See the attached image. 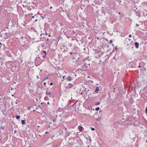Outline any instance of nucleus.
<instances>
[{"mask_svg": "<svg viewBox=\"0 0 147 147\" xmlns=\"http://www.w3.org/2000/svg\"><path fill=\"white\" fill-rule=\"evenodd\" d=\"M99 90H100L99 88L98 87H97L96 88L95 90V91L96 92L98 93V92L99 91Z\"/></svg>", "mask_w": 147, "mask_h": 147, "instance_id": "423d86ee", "label": "nucleus"}, {"mask_svg": "<svg viewBox=\"0 0 147 147\" xmlns=\"http://www.w3.org/2000/svg\"><path fill=\"white\" fill-rule=\"evenodd\" d=\"M53 8L52 7H50V9H52V8Z\"/></svg>", "mask_w": 147, "mask_h": 147, "instance_id": "f704fd0d", "label": "nucleus"}, {"mask_svg": "<svg viewBox=\"0 0 147 147\" xmlns=\"http://www.w3.org/2000/svg\"><path fill=\"white\" fill-rule=\"evenodd\" d=\"M72 79H73L72 78H71V77L70 76H68L67 77V80L69 82L71 81L72 80Z\"/></svg>", "mask_w": 147, "mask_h": 147, "instance_id": "39448f33", "label": "nucleus"}, {"mask_svg": "<svg viewBox=\"0 0 147 147\" xmlns=\"http://www.w3.org/2000/svg\"><path fill=\"white\" fill-rule=\"evenodd\" d=\"M20 116L19 115H17L16 116V118L17 119H18L20 118Z\"/></svg>", "mask_w": 147, "mask_h": 147, "instance_id": "9b49d317", "label": "nucleus"}, {"mask_svg": "<svg viewBox=\"0 0 147 147\" xmlns=\"http://www.w3.org/2000/svg\"><path fill=\"white\" fill-rule=\"evenodd\" d=\"M101 111H100V112H101Z\"/></svg>", "mask_w": 147, "mask_h": 147, "instance_id": "052dcab7", "label": "nucleus"}, {"mask_svg": "<svg viewBox=\"0 0 147 147\" xmlns=\"http://www.w3.org/2000/svg\"><path fill=\"white\" fill-rule=\"evenodd\" d=\"M2 34H1L0 36L1 37H2Z\"/></svg>", "mask_w": 147, "mask_h": 147, "instance_id": "7c9ffc66", "label": "nucleus"}, {"mask_svg": "<svg viewBox=\"0 0 147 147\" xmlns=\"http://www.w3.org/2000/svg\"><path fill=\"white\" fill-rule=\"evenodd\" d=\"M48 133V132H47H47H45V134H47Z\"/></svg>", "mask_w": 147, "mask_h": 147, "instance_id": "a18cd8bd", "label": "nucleus"}, {"mask_svg": "<svg viewBox=\"0 0 147 147\" xmlns=\"http://www.w3.org/2000/svg\"><path fill=\"white\" fill-rule=\"evenodd\" d=\"M42 57L43 58H45V56H46V54H42Z\"/></svg>", "mask_w": 147, "mask_h": 147, "instance_id": "9d476101", "label": "nucleus"}, {"mask_svg": "<svg viewBox=\"0 0 147 147\" xmlns=\"http://www.w3.org/2000/svg\"><path fill=\"white\" fill-rule=\"evenodd\" d=\"M47 104H48V105H49L50 104V103L49 102H47Z\"/></svg>", "mask_w": 147, "mask_h": 147, "instance_id": "473e14b6", "label": "nucleus"}, {"mask_svg": "<svg viewBox=\"0 0 147 147\" xmlns=\"http://www.w3.org/2000/svg\"><path fill=\"white\" fill-rule=\"evenodd\" d=\"M41 53L42 54H46V52L45 51H42L41 52Z\"/></svg>", "mask_w": 147, "mask_h": 147, "instance_id": "1a4fd4ad", "label": "nucleus"}, {"mask_svg": "<svg viewBox=\"0 0 147 147\" xmlns=\"http://www.w3.org/2000/svg\"><path fill=\"white\" fill-rule=\"evenodd\" d=\"M133 42L132 41H131V42H130V45H132V47H131V48L132 49L133 47V45H132V43Z\"/></svg>", "mask_w": 147, "mask_h": 147, "instance_id": "f8f14e48", "label": "nucleus"}, {"mask_svg": "<svg viewBox=\"0 0 147 147\" xmlns=\"http://www.w3.org/2000/svg\"><path fill=\"white\" fill-rule=\"evenodd\" d=\"M0 45H1V43L0 42Z\"/></svg>", "mask_w": 147, "mask_h": 147, "instance_id": "bf43d9fd", "label": "nucleus"}, {"mask_svg": "<svg viewBox=\"0 0 147 147\" xmlns=\"http://www.w3.org/2000/svg\"><path fill=\"white\" fill-rule=\"evenodd\" d=\"M32 18H34V16H32Z\"/></svg>", "mask_w": 147, "mask_h": 147, "instance_id": "c9c22d12", "label": "nucleus"}, {"mask_svg": "<svg viewBox=\"0 0 147 147\" xmlns=\"http://www.w3.org/2000/svg\"><path fill=\"white\" fill-rule=\"evenodd\" d=\"M21 38H24V37L23 36H22L21 37Z\"/></svg>", "mask_w": 147, "mask_h": 147, "instance_id": "a19ab883", "label": "nucleus"}, {"mask_svg": "<svg viewBox=\"0 0 147 147\" xmlns=\"http://www.w3.org/2000/svg\"><path fill=\"white\" fill-rule=\"evenodd\" d=\"M90 141H91V139H90Z\"/></svg>", "mask_w": 147, "mask_h": 147, "instance_id": "680f3d73", "label": "nucleus"}, {"mask_svg": "<svg viewBox=\"0 0 147 147\" xmlns=\"http://www.w3.org/2000/svg\"><path fill=\"white\" fill-rule=\"evenodd\" d=\"M139 68H140L141 67V66L139 65L138 66Z\"/></svg>", "mask_w": 147, "mask_h": 147, "instance_id": "72a5a7b5", "label": "nucleus"}, {"mask_svg": "<svg viewBox=\"0 0 147 147\" xmlns=\"http://www.w3.org/2000/svg\"><path fill=\"white\" fill-rule=\"evenodd\" d=\"M13 89V88H11V90H12Z\"/></svg>", "mask_w": 147, "mask_h": 147, "instance_id": "5fc2aeb1", "label": "nucleus"}, {"mask_svg": "<svg viewBox=\"0 0 147 147\" xmlns=\"http://www.w3.org/2000/svg\"><path fill=\"white\" fill-rule=\"evenodd\" d=\"M46 84V82H45V83H44L43 84L44 85H45Z\"/></svg>", "mask_w": 147, "mask_h": 147, "instance_id": "e433bc0d", "label": "nucleus"}, {"mask_svg": "<svg viewBox=\"0 0 147 147\" xmlns=\"http://www.w3.org/2000/svg\"><path fill=\"white\" fill-rule=\"evenodd\" d=\"M113 40H111L110 41L109 43L111 44L113 42Z\"/></svg>", "mask_w": 147, "mask_h": 147, "instance_id": "a211bd4d", "label": "nucleus"}, {"mask_svg": "<svg viewBox=\"0 0 147 147\" xmlns=\"http://www.w3.org/2000/svg\"><path fill=\"white\" fill-rule=\"evenodd\" d=\"M100 108L99 107H96L95 108V110L96 111H98L99 110Z\"/></svg>", "mask_w": 147, "mask_h": 147, "instance_id": "4468645a", "label": "nucleus"}, {"mask_svg": "<svg viewBox=\"0 0 147 147\" xmlns=\"http://www.w3.org/2000/svg\"><path fill=\"white\" fill-rule=\"evenodd\" d=\"M96 38H97V39H99V38H98L97 37H96Z\"/></svg>", "mask_w": 147, "mask_h": 147, "instance_id": "ea45409f", "label": "nucleus"}, {"mask_svg": "<svg viewBox=\"0 0 147 147\" xmlns=\"http://www.w3.org/2000/svg\"><path fill=\"white\" fill-rule=\"evenodd\" d=\"M49 123H50V124H51L52 123L51 122H49Z\"/></svg>", "mask_w": 147, "mask_h": 147, "instance_id": "de8ad7c7", "label": "nucleus"}, {"mask_svg": "<svg viewBox=\"0 0 147 147\" xmlns=\"http://www.w3.org/2000/svg\"><path fill=\"white\" fill-rule=\"evenodd\" d=\"M131 34H129V37H131Z\"/></svg>", "mask_w": 147, "mask_h": 147, "instance_id": "4be33fe9", "label": "nucleus"}, {"mask_svg": "<svg viewBox=\"0 0 147 147\" xmlns=\"http://www.w3.org/2000/svg\"><path fill=\"white\" fill-rule=\"evenodd\" d=\"M37 78H38V79L39 78V77L38 76H37Z\"/></svg>", "mask_w": 147, "mask_h": 147, "instance_id": "2f4dec72", "label": "nucleus"}, {"mask_svg": "<svg viewBox=\"0 0 147 147\" xmlns=\"http://www.w3.org/2000/svg\"><path fill=\"white\" fill-rule=\"evenodd\" d=\"M136 9H137V7H134V9H133L134 10V11H137L136 10Z\"/></svg>", "mask_w": 147, "mask_h": 147, "instance_id": "dca6fc26", "label": "nucleus"}, {"mask_svg": "<svg viewBox=\"0 0 147 147\" xmlns=\"http://www.w3.org/2000/svg\"><path fill=\"white\" fill-rule=\"evenodd\" d=\"M70 54L71 55H72L73 54V53L72 52H70Z\"/></svg>", "mask_w": 147, "mask_h": 147, "instance_id": "cd10ccee", "label": "nucleus"}, {"mask_svg": "<svg viewBox=\"0 0 147 147\" xmlns=\"http://www.w3.org/2000/svg\"><path fill=\"white\" fill-rule=\"evenodd\" d=\"M47 40V41H48V40H49V39H48V38H47V40Z\"/></svg>", "mask_w": 147, "mask_h": 147, "instance_id": "58836bf2", "label": "nucleus"}, {"mask_svg": "<svg viewBox=\"0 0 147 147\" xmlns=\"http://www.w3.org/2000/svg\"><path fill=\"white\" fill-rule=\"evenodd\" d=\"M41 46L42 47H43V45H42V44L41 45Z\"/></svg>", "mask_w": 147, "mask_h": 147, "instance_id": "09e8293b", "label": "nucleus"}, {"mask_svg": "<svg viewBox=\"0 0 147 147\" xmlns=\"http://www.w3.org/2000/svg\"><path fill=\"white\" fill-rule=\"evenodd\" d=\"M65 77V76H63V78H64Z\"/></svg>", "mask_w": 147, "mask_h": 147, "instance_id": "79ce46f5", "label": "nucleus"}, {"mask_svg": "<svg viewBox=\"0 0 147 147\" xmlns=\"http://www.w3.org/2000/svg\"><path fill=\"white\" fill-rule=\"evenodd\" d=\"M112 46H114V45H113V44H112Z\"/></svg>", "mask_w": 147, "mask_h": 147, "instance_id": "864d4df0", "label": "nucleus"}, {"mask_svg": "<svg viewBox=\"0 0 147 147\" xmlns=\"http://www.w3.org/2000/svg\"><path fill=\"white\" fill-rule=\"evenodd\" d=\"M14 132H15V133H16V132H17V131H15Z\"/></svg>", "mask_w": 147, "mask_h": 147, "instance_id": "603ef678", "label": "nucleus"}, {"mask_svg": "<svg viewBox=\"0 0 147 147\" xmlns=\"http://www.w3.org/2000/svg\"><path fill=\"white\" fill-rule=\"evenodd\" d=\"M22 124H26L25 120H22Z\"/></svg>", "mask_w": 147, "mask_h": 147, "instance_id": "0eeeda50", "label": "nucleus"}, {"mask_svg": "<svg viewBox=\"0 0 147 147\" xmlns=\"http://www.w3.org/2000/svg\"><path fill=\"white\" fill-rule=\"evenodd\" d=\"M129 45H130V44H129L128 43H127V46H129Z\"/></svg>", "mask_w": 147, "mask_h": 147, "instance_id": "bb28decb", "label": "nucleus"}, {"mask_svg": "<svg viewBox=\"0 0 147 147\" xmlns=\"http://www.w3.org/2000/svg\"><path fill=\"white\" fill-rule=\"evenodd\" d=\"M128 40L130 42L131 41V40L130 39H128Z\"/></svg>", "mask_w": 147, "mask_h": 147, "instance_id": "393cba45", "label": "nucleus"}, {"mask_svg": "<svg viewBox=\"0 0 147 147\" xmlns=\"http://www.w3.org/2000/svg\"><path fill=\"white\" fill-rule=\"evenodd\" d=\"M1 128L2 129H3L4 128V127H1Z\"/></svg>", "mask_w": 147, "mask_h": 147, "instance_id": "c756f323", "label": "nucleus"}, {"mask_svg": "<svg viewBox=\"0 0 147 147\" xmlns=\"http://www.w3.org/2000/svg\"><path fill=\"white\" fill-rule=\"evenodd\" d=\"M42 34H40V36H42Z\"/></svg>", "mask_w": 147, "mask_h": 147, "instance_id": "8fccbe9b", "label": "nucleus"}, {"mask_svg": "<svg viewBox=\"0 0 147 147\" xmlns=\"http://www.w3.org/2000/svg\"><path fill=\"white\" fill-rule=\"evenodd\" d=\"M146 15L147 16V13H146Z\"/></svg>", "mask_w": 147, "mask_h": 147, "instance_id": "13d9d810", "label": "nucleus"}, {"mask_svg": "<svg viewBox=\"0 0 147 147\" xmlns=\"http://www.w3.org/2000/svg\"><path fill=\"white\" fill-rule=\"evenodd\" d=\"M37 19H36V20H35V22H37Z\"/></svg>", "mask_w": 147, "mask_h": 147, "instance_id": "4c0bfd02", "label": "nucleus"}, {"mask_svg": "<svg viewBox=\"0 0 147 147\" xmlns=\"http://www.w3.org/2000/svg\"><path fill=\"white\" fill-rule=\"evenodd\" d=\"M100 104V102H96L95 103V105H99Z\"/></svg>", "mask_w": 147, "mask_h": 147, "instance_id": "ddd939ff", "label": "nucleus"}, {"mask_svg": "<svg viewBox=\"0 0 147 147\" xmlns=\"http://www.w3.org/2000/svg\"><path fill=\"white\" fill-rule=\"evenodd\" d=\"M136 15L137 16H138L139 17H140L141 16V15L140 14V12L138 11H135Z\"/></svg>", "mask_w": 147, "mask_h": 147, "instance_id": "f03ea898", "label": "nucleus"}, {"mask_svg": "<svg viewBox=\"0 0 147 147\" xmlns=\"http://www.w3.org/2000/svg\"><path fill=\"white\" fill-rule=\"evenodd\" d=\"M46 94L47 96H49L50 97H51V92H48V90H47L46 92Z\"/></svg>", "mask_w": 147, "mask_h": 147, "instance_id": "f257e3e1", "label": "nucleus"}, {"mask_svg": "<svg viewBox=\"0 0 147 147\" xmlns=\"http://www.w3.org/2000/svg\"><path fill=\"white\" fill-rule=\"evenodd\" d=\"M135 2H137V1H138L139 0H135Z\"/></svg>", "mask_w": 147, "mask_h": 147, "instance_id": "5701e85b", "label": "nucleus"}, {"mask_svg": "<svg viewBox=\"0 0 147 147\" xmlns=\"http://www.w3.org/2000/svg\"><path fill=\"white\" fill-rule=\"evenodd\" d=\"M146 143H147V140H146Z\"/></svg>", "mask_w": 147, "mask_h": 147, "instance_id": "4d7b16f0", "label": "nucleus"}, {"mask_svg": "<svg viewBox=\"0 0 147 147\" xmlns=\"http://www.w3.org/2000/svg\"><path fill=\"white\" fill-rule=\"evenodd\" d=\"M145 111H146V113L147 114V106L146 107Z\"/></svg>", "mask_w": 147, "mask_h": 147, "instance_id": "f3484780", "label": "nucleus"}, {"mask_svg": "<svg viewBox=\"0 0 147 147\" xmlns=\"http://www.w3.org/2000/svg\"><path fill=\"white\" fill-rule=\"evenodd\" d=\"M135 48L136 49H138L139 48V43L138 42H136L134 43Z\"/></svg>", "mask_w": 147, "mask_h": 147, "instance_id": "7ed1b4c3", "label": "nucleus"}, {"mask_svg": "<svg viewBox=\"0 0 147 147\" xmlns=\"http://www.w3.org/2000/svg\"><path fill=\"white\" fill-rule=\"evenodd\" d=\"M33 111H35V110H33Z\"/></svg>", "mask_w": 147, "mask_h": 147, "instance_id": "3c124183", "label": "nucleus"}, {"mask_svg": "<svg viewBox=\"0 0 147 147\" xmlns=\"http://www.w3.org/2000/svg\"><path fill=\"white\" fill-rule=\"evenodd\" d=\"M45 34L46 35H47V34H48L47 33V32H45Z\"/></svg>", "mask_w": 147, "mask_h": 147, "instance_id": "412c9836", "label": "nucleus"}, {"mask_svg": "<svg viewBox=\"0 0 147 147\" xmlns=\"http://www.w3.org/2000/svg\"><path fill=\"white\" fill-rule=\"evenodd\" d=\"M82 127L81 126H79L78 127V129L80 131L82 130Z\"/></svg>", "mask_w": 147, "mask_h": 147, "instance_id": "6e6552de", "label": "nucleus"}, {"mask_svg": "<svg viewBox=\"0 0 147 147\" xmlns=\"http://www.w3.org/2000/svg\"><path fill=\"white\" fill-rule=\"evenodd\" d=\"M136 26H139V25L137 24H136Z\"/></svg>", "mask_w": 147, "mask_h": 147, "instance_id": "b1692460", "label": "nucleus"}, {"mask_svg": "<svg viewBox=\"0 0 147 147\" xmlns=\"http://www.w3.org/2000/svg\"><path fill=\"white\" fill-rule=\"evenodd\" d=\"M48 36H49V37H50V36H51V35H50V34L49 35H48Z\"/></svg>", "mask_w": 147, "mask_h": 147, "instance_id": "c03bdc74", "label": "nucleus"}, {"mask_svg": "<svg viewBox=\"0 0 147 147\" xmlns=\"http://www.w3.org/2000/svg\"><path fill=\"white\" fill-rule=\"evenodd\" d=\"M73 86V85L71 83H69L68 84L67 88H71Z\"/></svg>", "mask_w": 147, "mask_h": 147, "instance_id": "20e7f679", "label": "nucleus"}, {"mask_svg": "<svg viewBox=\"0 0 147 147\" xmlns=\"http://www.w3.org/2000/svg\"><path fill=\"white\" fill-rule=\"evenodd\" d=\"M73 33H75V32H74V30H73Z\"/></svg>", "mask_w": 147, "mask_h": 147, "instance_id": "37998d69", "label": "nucleus"}, {"mask_svg": "<svg viewBox=\"0 0 147 147\" xmlns=\"http://www.w3.org/2000/svg\"><path fill=\"white\" fill-rule=\"evenodd\" d=\"M91 129L92 130L94 131L95 129L94 128H92Z\"/></svg>", "mask_w": 147, "mask_h": 147, "instance_id": "6ab92c4d", "label": "nucleus"}, {"mask_svg": "<svg viewBox=\"0 0 147 147\" xmlns=\"http://www.w3.org/2000/svg\"><path fill=\"white\" fill-rule=\"evenodd\" d=\"M83 94V92H81V93H80V94H81V95H82Z\"/></svg>", "mask_w": 147, "mask_h": 147, "instance_id": "c85d7f7f", "label": "nucleus"}, {"mask_svg": "<svg viewBox=\"0 0 147 147\" xmlns=\"http://www.w3.org/2000/svg\"><path fill=\"white\" fill-rule=\"evenodd\" d=\"M117 47H116V48H115V49L116 50H117Z\"/></svg>", "mask_w": 147, "mask_h": 147, "instance_id": "49530a36", "label": "nucleus"}, {"mask_svg": "<svg viewBox=\"0 0 147 147\" xmlns=\"http://www.w3.org/2000/svg\"><path fill=\"white\" fill-rule=\"evenodd\" d=\"M28 110H30V107H28Z\"/></svg>", "mask_w": 147, "mask_h": 147, "instance_id": "a878e982", "label": "nucleus"}, {"mask_svg": "<svg viewBox=\"0 0 147 147\" xmlns=\"http://www.w3.org/2000/svg\"><path fill=\"white\" fill-rule=\"evenodd\" d=\"M90 141H91V139H90Z\"/></svg>", "mask_w": 147, "mask_h": 147, "instance_id": "e2e57ef3", "label": "nucleus"}, {"mask_svg": "<svg viewBox=\"0 0 147 147\" xmlns=\"http://www.w3.org/2000/svg\"><path fill=\"white\" fill-rule=\"evenodd\" d=\"M129 1L131 2H133L135 1V0H128Z\"/></svg>", "mask_w": 147, "mask_h": 147, "instance_id": "2eb2a0df", "label": "nucleus"}, {"mask_svg": "<svg viewBox=\"0 0 147 147\" xmlns=\"http://www.w3.org/2000/svg\"><path fill=\"white\" fill-rule=\"evenodd\" d=\"M53 83L52 82H51L50 83V85H51V86H52V85H53Z\"/></svg>", "mask_w": 147, "mask_h": 147, "instance_id": "aec40b11", "label": "nucleus"}, {"mask_svg": "<svg viewBox=\"0 0 147 147\" xmlns=\"http://www.w3.org/2000/svg\"><path fill=\"white\" fill-rule=\"evenodd\" d=\"M38 109V108H37H37H36V109Z\"/></svg>", "mask_w": 147, "mask_h": 147, "instance_id": "6e6d98bb", "label": "nucleus"}]
</instances>
